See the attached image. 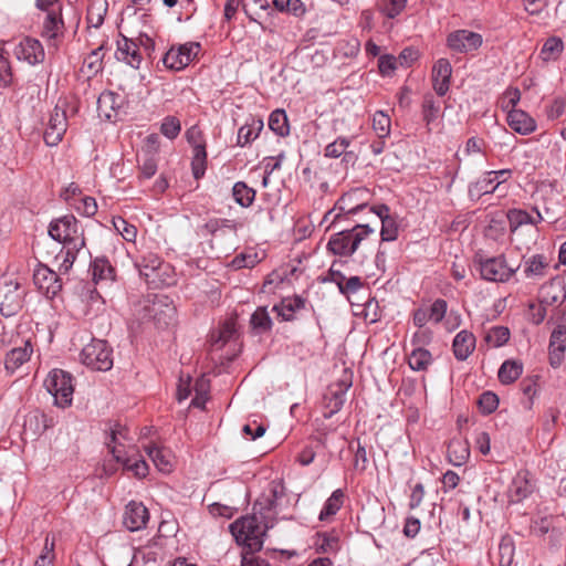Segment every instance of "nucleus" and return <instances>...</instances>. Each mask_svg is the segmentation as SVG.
<instances>
[{"label": "nucleus", "mask_w": 566, "mask_h": 566, "mask_svg": "<svg viewBox=\"0 0 566 566\" xmlns=\"http://www.w3.org/2000/svg\"><path fill=\"white\" fill-rule=\"evenodd\" d=\"M259 515L243 516L230 524V532L239 545H243V551L259 552L264 542L266 530Z\"/></svg>", "instance_id": "1"}, {"label": "nucleus", "mask_w": 566, "mask_h": 566, "mask_svg": "<svg viewBox=\"0 0 566 566\" xmlns=\"http://www.w3.org/2000/svg\"><path fill=\"white\" fill-rule=\"evenodd\" d=\"M374 229L369 224H356L352 229L340 230L333 234L327 242V250L335 255L350 256Z\"/></svg>", "instance_id": "2"}, {"label": "nucleus", "mask_w": 566, "mask_h": 566, "mask_svg": "<svg viewBox=\"0 0 566 566\" xmlns=\"http://www.w3.org/2000/svg\"><path fill=\"white\" fill-rule=\"evenodd\" d=\"M521 93L517 88H510L505 92L502 108L507 111V124L516 133L528 135L536 129L535 120L524 111L516 109Z\"/></svg>", "instance_id": "3"}, {"label": "nucleus", "mask_w": 566, "mask_h": 566, "mask_svg": "<svg viewBox=\"0 0 566 566\" xmlns=\"http://www.w3.org/2000/svg\"><path fill=\"white\" fill-rule=\"evenodd\" d=\"M49 235L64 245L84 247V232L76 218L66 214L52 220L49 224Z\"/></svg>", "instance_id": "4"}, {"label": "nucleus", "mask_w": 566, "mask_h": 566, "mask_svg": "<svg viewBox=\"0 0 566 566\" xmlns=\"http://www.w3.org/2000/svg\"><path fill=\"white\" fill-rule=\"evenodd\" d=\"M80 358L93 370L106 371L113 367V349L104 339L93 338L83 347Z\"/></svg>", "instance_id": "5"}, {"label": "nucleus", "mask_w": 566, "mask_h": 566, "mask_svg": "<svg viewBox=\"0 0 566 566\" xmlns=\"http://www.w3.org/2000/svg\"><path fill=\"white\" fill-rule=\"evenodd\" d=\"M44 386L53 396L56 406L65 408L72 403L74 387L71 374L53 369L45 378Z\"/></svg>", "instance_id": "6"}, {"label": "nucleus", "mask_w": 566, "mask_h": 566, "mask_svg": "<svg viewBox=\"0 0 566 566\" xmlns=\"http://www.w3.org/2000/svg\"><path fill=\"white\" fill-rule=\"evenodd\" d=\"M474 263L478 265L481 277L492 282H507L516 270L506 264L503 255L484 258L482 253H476Z\"/></svg>", "instance_id": "7"}, {"label": "nucleus", "mask_w": 566, "mask_h": 566, "mask_svg": "<svg viewBox=\"0 0 566 566\" xmlns=\"http://www.w3.org/2000/svg\"><path fill=\"white\" fill-rule=\"evenodd\" d=\"M283 496V488L272 482L253 504V513L262 518L265 527H273L277 501Z\"/></svg>", "instance_id": "8"}, {"label": "nucleus", "mask_w": 566, "mask_h": 566, "mask_svg": "<svg viewBox=\"0 0 566 566\" xmlns=\"http://www.w3.org/2000/svg\"><path fill=\"white\" fill-rule=\"evenodd\" d=\"M24 289L12 280L0 281V313L11 317L19 313L23 305Z\"/></svg>", "instance_id": "9"}, {"label": "nucleus", "mask_w": 566, "mask_h": 566, "mask_svg": "<svg viewBox=\"0 0 566 566\" xmlns=\"http://www.w3.org/2000/svg\"><path fill=\"white\" fill-rule=\"evenodd\" d=\"M186 138L192 146V175L195 179H200L203 177L207 168V150L202 132L198 126H191L186 132Z\"/></svg>", "instance_id": "10"}, {"label": "nucleus", "mask_w": 566, "mask_h": 566, "mask_svg": "<svg viewBox=\"0 0 566 566\" xmlns=\"http://www.w3.org/2000/svg\"><path fill=\"white\" fill-rule=\"evenodd\" d=\"M200 44L198 42H187L175 48L171 46L163 57V63L167 69L180 71L198 55Z\"/></svg>", "instance_id": "11"}, {"label": "nucleus", "mask_w": 566, "mask_h": 566, "mask_svg": "<svg viewBox=\"0 0 566 566\" xmlns=\"http://www.w3.org/2000/svg\"><path fill=\"white\" fill-rule=\"evenodd\" d=\"M67 129V116L65 108L56 105L50 114L46 128L43 134L44 143L50 146H56L63 139Z\"/></svg>", "instance_id": "12"}, {"label": "nucleus", "mask_w": 566, "mask_h": 566, "mask_svg": "<svg viewBox=\"0 0 566 566\" xmlns=\"http://www.w3.org/2000/svg\"><path fill=\"white\" fill-rule=\"evenodd\" d=\"M512 175L510 169H501L497 171H486L480 179L469 187L471 197L480 198L483 195L493 193L497 187L506 181Z\"/></svg>", "instance_id": "13"}, {"label": "nucleus", "mask_w": 566, "mask_h": 566, "mask_svg": "<svg viewBox=\"0 0 566 566\" xmlns=\"http://www.w3.org/2000/svg\"><path fill=\"white\" fill-rule=\"evenodd\" d=\"M483 39L480 33L470 30H457L447 38V45L457 53H469L482 45Z\"/></svg>", "instance_id": "14"}, {"label": "nucleus", "mask_w": 566, "mask_h": 566, "mask_svg": "<svg viewBox=\"0 0 566 566\" xmlns=\"http://www.w3.org/2000/svg\"><path fill=\"white\" fill-rule=\"evenodd\" d=\"M115 56L117 61L124 62L135 70L139 69L143 61V56L137 42L122 33L117 40V50L115 52Z\"/></svg>", "instance_id": "15"}, {"label": "nucleus", "mask_w": 566, "mask_h": 566, "mask_svg": "<svg viewBox=\"0 0 566 566\" xmlns=\"http://www.w3.org/2000/svg\"><path fill=\"white\" fill-rule=\"evenodd\" d=\"M34 283L49 297L55 296L62 289V282L56 272L44 264L38 265L33 273Z\"/></svg>", "instance_id": "16"}, {"label": "nucleus", "mask_w": 566, "mask_h": 566, "mask_svg": "<svg viewBox=\"0 0 566 566\" xmlns=\"http://www.w3.org/2000/svg\"><path fill=\"white\" fill-rule=\"evenodd\" d=\"M149 520V512L142 502L130 501L124 511L123 524L130 531H139L146 527Z\"/></svg>", "instance_id": "17"}, {"label": "nucleus", "mask_w": 566, "mask_h": 566, "mask_svg": "<svg viewBox=\"0 0 566 566\" xmlns=\"http://www.w3.org/2000/svg\"><path fill=\"white\" fill-rule=\"evenodd\" d=\"M452 66L448 59H439L432 67V85L439 96H444L451 83Z\"/></svg>", "instance_id": "18"}, {"label": "nucleus", "mask_w": 566, "mask_h": 566, "mask_svg": "<svg viewBox=\"0 0 566 566\" xmlns=\"http://www.w3.org/2000/svg\"><path fill=\"white\" fill-rule=\"evenodd\" d=\"M549 364L553 368L560 366L566 350V325H557L549 338Z\"/></svg>", "instance_id": "19"}, {"label": "nucleus", "mask_w": 566, "mask_h": 566, "mask_svg": "<svg viewBox=\"0 0 566 566\" xmlns=\"http://www.w3.org/2000/svg\"><path fill=\"white\" fill-rule=\"evenodd\" d=\"M364 193H366V190L361 188L344 193L335 205V209L338 210V213L335 214L334 222L336 223L339 220L342 213L356 214L358 211L366 208V203H358L359 197Z\"/></svg>", "instance_id": "20"}, {"label": "nucleus", "mask_w": 566, "mask_h": 566, "mask_svg": "<svg viewBox=\"0 0 566 566\" xmlns=\"http://www.w3.org/2000/svg\"><path fill=\"white\" fill-rule=\"evenodd\" d=\"M476 345V338L473 333L468 329L460 331L453 338L452 350L454 357L464 361L473 353Z\"/></svg>", "instance_id": "21"}, {"label": "nucleus", "mask_w": 566, "mask_h": 566, "mask_svg": "<svg viewBox=\"0 0 566 566\" xmlns=\"http://www.w3.org/2000/svg\"><path fill=\"white\" fill-rule=\"evenodd\" d=\"M305 298L294 295L284 297L279 304L273 306L272 311L275 312L282 321L290 322L295 318L297 312L305 308Z\"/></svg>", "instance_id": "22"}, {"label": "nucleus", "mask_w": 566, "mask_h": 566, "mask_svg": "<svg viewBox=\"0 0 566 566\" xmlns=\"http://www.w3.org/2000/svg\"><path fill=\"white\" fill-rule=\"evenodd\" d=\"M136 265L139 274L145 277L146 282L149 284H156L159 273L165 266L163 261L154 254L142 258Z\"/></svg>", "instance_id": "23"}, {"label": "nucleus", "mask_w": 566, "mask_h": 566, "mask_svg": "<svg viewBox=\"0 0 566 566\" xmlns=\"http://www.w3.org/2000/svg\"><path fill=\"white\" fill-rule=\"evenodd\" d=\"M263 126L264 124L262 118L253 116L248 117L244 125L238 130L237 145L244 147L251 144L259 137Z\"/></svg>", "instance_id": "24"}, {"label": "nucleus", "mask_w": 566, "mask_h": 566, "mask_svg": "<svg viewBox=\"0 0 566 566\" xmlns=\"http://www.w3.org/2000/svg\"><path fill=\"white\" fill-rule=\"evenodd\" d=\"M146 451L155 467L164 473L172 471L174 457L169 449L151 444L146 447Z\"/></svg>", "instance_id": "25"}, {"label": "nucleus", "mask_w": 566, "mask_h": 566, "mask_svg": "<svg viewBox=\"0 0 566 566\" xmlns=\"http://www.w3.org/2000/svg\"><path fill=\"white\" fill-rule=\"evenodd\" d=\"M349 385L343 387V385H338L337 389L331 388L327 394L324 396V405L328 410L324 413L326 419L332 418L335 413H337L344 406L346 401V391Z\"/></svg>", "instance_id": "26"}, {"label": "nucleus", "mask_w": 566, "mask_h": 566, "mask_svg": "<svg viewBox=\"0 0 566 566\" xmlns=\"http://www.w3.org/2000/svg\"><path fill=\"white\" fill-rule=\"evenodd\" d=\"M33 353V348L30 340L24 343L22 347L12 348L4 359V368L9 373H14L20 366L28 361Z\"/></svg>", "instance_id": "27"}, {"label": "nucleus", "mask_w": 566, "mask_h": 566, "mask_svg": "<svg viewBox=\"0 0 566 566\" xmlns=\"http://www.w3.org/2000/svg\"><path fill=\"white\" fill-rule=\"evenodd\" d=\"M112 454L117 462L123 463L124 468L132 471L135 476L142 479L148 473V465L144 459H135L133 457H125L124 450L113 447Z\"/></svg>", "instance_id": "28"}, {"label": "nucleus", "mask_w": 566, "mask_h": 566, "mask_svg": "<svg viewBox=\"0 0 566 566\" xmlns=\"http://www.w3.org/2000/svg\"><path fill=\"white\" fill-rule=\"evenodd\" d=\"M534 491V484L527 478V473H518L510 486V497L512 502H521L528 497Z\"/></svg>", "instance_id": "29"}, {"label": "nucleus", "mask_w": 566, "mask_h": 566, "mask_svg": "<svg viewBox=\"0 0 566 566\" xmlns=\"http://www.w3.org/2000/svg\"><path fill=\"white\" fill-rule=\"evenodd\" d=\"M22 57L30 64H39L44 61L45 53L42 43L33 38H25L21 43Z\"/></svg>", "instance_id": "30"}, {"label": "nucleus", "mask_w": 566, "mask_h": 566, "mask_svg": "<svg viewBox=\"0 0 566 566\" xmlns=\"http://www.w3.org/2000/svg\"><path fill=\"white\" fill-rule=\"evenodd\" d=\"M559 518L556 516H544L536 521H534L532 525V532L538 536H544L551 533V537L554 541H557L563 532L559 527H557Z\"/></svg>", "instance_id": "31"}, {"label": "nucleus", "mask_w": 566, "mask_h": 566, "mask_svg": "<svg viewBox=\"0 0 566 566\" xmlns=\"http://www.w3.org/2000/svg\"><path fill=\"white\" fill-rule=\"evenodd\" d=\"M64 22L60 12L48 11L43 21L42 36L46 40H55L63 33Z\"/></svg>", "instance_id": "32"}, {"label": "nucleus", "mask_w": 566, "mask_h": 566, "mask_svg": "<svg viewBox=\"0 0 566 566\" xmlns=\"http://www.w3.org/2000/svg\"><path fill=\"white\" fill-rule=\"evenodd\" d=\"M448 457L454 467L464 464L470 457L469 443L462 439L450 440L448 443Z\"/></svg>", "instance_id": "33"}, {"label": "nucleus", "mask_w": 566, "mask_h": 566, "mask_svg": "<svg viewBox=\"0 0 566 566\" xmlns=\"http://www.w3.org/2000/svg\"><path fill=\"white\" fill-rule=\"evenodd\" d=\"M564 51V42L558 36H549L539 51V59L545 62H555Z\"/></svg>", "instance_id": "34"}, {"label": "nucleus", "mask_w": 566, "mask_h": 566, "mask_svg": "<svg viewBox=\"0 0 566 566\" xmlns=\"http://www.w3.org/2000/svg\"><path fill=\"white\" fill-rule=\"evenodd\" d=\"M250 325L255 334L262 335L272 329L273 322L266 307L260 306L251 315Z\"/></svg>", "instance_id": "35"}, {"label": "nucleus", "mask_w": 566, "mask_h": 566, "mask_svg": "<svg viewBox=\"0 0 566 566\" xmlns=\"http://www.w3.org/2000/svg\"><path fill=\"white\" fill-rule=\"evenodd\" d=\"M536 211V218L530 216L526 211L521 209H512L507 212V219L510 222V228L512 231H515L518 227L523 224H536L543 220L541 212L537 208H534Z\"/></svg>", "instance_id": "36"}, {"label": "nucleus", "mask_w": 566, "mask_h": 566, "mask_svg": "<svg viewBox=\"0 0 566 566\" xmlns=\"http://www.w3.org/2000/svg\"><path fill=\"white\" fill-rule=\"evenodd\" d=\"M548 262L542 254H535L525 260L524 262V274L527 279L543 277L545 275Z\"/></svg>", "instance_id": "37"}, {"label": "nucleus", "mask_w": 566, "mask_h": 566, "mask_svg": "<svg viewBox=\"0 0 566 566\" xmlns=\"http://www.w3.org/2000/svg\"><path fill=\"white\" fill-rule=\"evenodd\" d=\"M49 424L44 413L35 410L30 412L23 423L24 433L30 431L32 436L36 437L43 433L48 429Z\"/></svg>", "instance_id": "38"}, {"label": "nucleus", "mask_w": 566, "mask_h": 566, "mask_svg": "<svg viewBox=\"0 0 566 566\" xmlns=\"http://www.w3.org/2000/svg\"><path fill=\"white\" fill-rule=\"evenodd\" d=\"M122 103L120 95L114 93V92H104L99 95L97 99V108L101 114H104V116L107 119L112 118V112H115L117 108H119Z\"/></svg>", "instance_id": "39"}, {"label": "nucleus", "mask_w": 566, "mask_h": 566, "mask_svg": "<svg viewBox=\"0 0 566 566\" xmlns=\"http://www.w3.org/2000/svg\"><path fill=\"white\" fill-rule=\"evenodd\" d=\"M255 195V190L249 187L244 181H238L232 187L234 201L243 208H248L253 203Z\"/></svg>", "instance_id": "40"}, {"label": "nucleus", "mask_w": 566, "mask_h": 566, "mask_svg": "<svg viewBox=\"0 0 566 566\" xmlns=\"http://www.w3.org/2000/svg\"><path fill=\"white\" fill-rule=\"evenodd\" d=\"M345 494L342 489L335 490L332 495L326 500L319 513V520L326 521L334 516L342 507Z\"/></svg>", "instance_id": "41"}, {"label": "nucleus", "mask_w": 566, "mask_h": 566, "mask_svg": "<svg viewBox=\"0 0 566 566\" xmlns=\"http://www.w3.org/2000/svg\"><path fill=\"white\" fill-rule=\"evenodd\" d=\"M91 271L93 281L96 284L101 281L113 280L114 269L106 258H96L91 265Z\"/></svg>", "instance_id": "42"}, {"label": "nucleus", "mask_w": 566, "mask_h": 566, "mask_svg": "<svg viewBox=\"0 0 566 566\" xmlns=\"http://www.w3.org/2000/svg\"><path fill=\"white\" fill-rule=\"evenodd\" d=\"M84 247H74V243L71 245H64L61 250V252L56 255L55 260L61 261L59 264V271L61 274L67 273L77 256V253L83 249Z\"/></svg>", "instance_id": "43"}, {"label": "nucleus", "mask_w": 566, "mask_h": 566, "mask_svg": "<svg viewBox=\"0 0 566 566\" xmlns=\"http://www.w3.org/2000/svg\"><path fill=\"white\" fill-rule=\"evenodd\" d=\"M523 371L522 364L515 360H505L497 373L499 379L502 384L509 385L514 382Z\"/></svg>", "instance_id": "44"}, {"label": "nucleus", "mask_w": 566, "mask_h": 566, "mask_svg": "<svg viewBox=\"0 0 566 566\" xmlns=\"http://www.w3.org/2000/svg\"><path fill=\"white\" fill-rule=\"evenodd\" d=\"M269 127L281 137H285L290 134L289 119L284 109H275L271 113Z\"/></svg>", "instance_id": "45"}, {"label": "nucleus", "mask_w": 566, "mask_h": 566, "mask_svg": "<svg viewBox=\"0 0 566 566\" xmlns=\"http://www.w3.org/2000/svg\"><path fill=\"white\" fill-rule=\"evenodd\" d=\"M431 361V353L421 347L413 349L408 357L409 367L416 371L426 370Z\"/></svg>", "instance_id": "46"}, {"label": "nucleus", "mask_w": 566, "mask_h": 566, "mask_svg": "<svg viewBox=\"0 0 566 566\" xmlns=\"http://www.w3.org/2000/svg\"><path fill=\"white\" fill-rule=\"evenodd\" d=\"M273 7L279 12L301 18L306 13V7L302 0H273Z\"/></svg>", "instance_id": "47"}, {"label": "nucleus", "mask_w": 566, "mask_h": 566, "mask_svg": "<svg viewBox=\"0 0 566 566\" xmlns=\"http://www.w3.org/2000/svg\"><path fill=\"white\" fill-rule=\"evenodd\" d=\"M515 545L511 536L502 537L499 544L500 566H511L514 559Z\"/></svg>", "instance_id": "48"}, {"label": "nucleus", "mask_w": 566, "mask_h": 566, "mask_svg": "<svg viewBox=\"0 0 566 566\" xmlns=\"http://www.w3.org/2000/svg\"><path fill=\"white\" fill-rule=\"evenodd\" d=\"M510 339V329L505 326H493L484 337V340L493 347H501Z\"/></svg>", "instance_id": "49"}, {"label": "nucleus", "mask_w": 566, "mask_h": 566, "mask_svg": "<svg viewBox=\"0 0 566 566\" xmlns=\"http://www.w3.org/2000/svg\"><path fill=\"white\" fill-rule=\"evenodd\" d=\"M350 143H352V138L338 137L336 140H334L333 143H329L325 147V153H324L325 157L338 158L342 155H345V156L352 155V153L346 151V149L349 147Z\"/></svg>", "instance_id": "50"}, {"label": "nucleus", "mask_w": 566, "mask_h": 566, "mask_svg": "<svg viewBox=\"0 0 566 566\" xmlns=\"http://www.w3.org/2000/svg\"><path fill=\"white\" fill-rule=\"evenodd\" d=\"M390 117L382 111H377L373 116V128L380 139H384L390 134Z\"/></svg>", "instance_id": "51"}, {"label": "nucleus", "mask_w": 566, "mask_h": 566, "mask_svg": "<svg viewBox=\"0 0 566 566\" xmlns=\"http://www.w3.org/2000/svg\"><path fill=\"white\" fill-rule=\"evenodd\" d=\"M181 132V123L176 116H166L160 125V133L172 140L178 137Z\"/></svg>", "instance_id": "52"}, {"label": "nucleus", "mask_w": 566, "mask_h": 566, "mask_svg": "<svg viewBox=\"0 0 566 566\" xmlns=\"http://www.w3.org/2000/svg\"><path fill=\"white\" fill-rule=\"evenodd\" d=\"M115 230L128 242H133L137 235V229L134 224L127 222L124 218L117 217L113 219Z\"/></svg>", "instance_id": "53"}, {"label": "nucleus", "mask_w": 566, "mask_h": 566, "mask_svg": "<svg viewBox=\"0 0 566 566\" xmlns=\"http://www.w3.org/2000/svg\"><path fill=\"white\" fill-rule=\"evenodd\" d=\"M107 3H93L87 11V22L93 28H99L104 22Z\"/></svg>", "instance_id": "54"}, {"label": "nucleus", "mask_w": 566, "mask_h": 566, "mask_svg": "<svg viewBox=\"0 0 566 566\" xmlns=\"http://www.w3.org/2000/svg\"><path fill=\"white\" fill-rule=\"evenodd\" d=\"M317 549L325 554L336 553L339 549V538L331 533L318 534Z\"/></svg>", "instance_id": "55"}, {"label": "nucleus", "mask_w": 566, "mask_h": 566, "mask_svg": "<svg viewBox=\"0 0 566 566\" xmlns=\"http://www.w3.org/2000/svg\"><path fill=\"white\" fill-rule=\"evenodd\" d=\"M478 405L482 413L490 415L496 410L499 406V398L494 392L484 391L480 396Z\"/></svg>", "instance_id": "56"}, {"label": "nucleus", "mask_w": 566, "mask_h": 566, "mask_svg": "<svg viewBox=\"0 0 566 566\" xmlns=\"http://www.w3.org/2000/svg\"><path fill=\"white\" fill-rule=\"evenodd\" d=\"M428 311V317L431 318V322L434 324H438L442 322V319L446 317L448 312V303L443 298H437Z\"/></svg>", "instance_id": "57"}, {"label": "nucleus", "mask_w": 566, "mask_h": 566, "mask_svg": "<svg viewBox=\"0 0 566 566\" xmlns=\"http://www.w3.org/2000/svg\"><path fill=\"white\" fill-rule=\"evenodd\" d=\"M13 82V73L9 60L0 53V88L9 87Z\"/></svg>", "instance_id": "58"}, {"label": "nucleus", "mask_w": 566, "mask_h": 566, "mask_svg": "<svg viewBox=\"0 0 566 566\" xmlns=\"http://www.w3.org/2000/svg\"><path fill=\"white\" fill-rule=\"evenodd\" d=\"M398 235V227L396 224V221L392 217L388 219H384L381 222V231L380 237L381 241H394L397 239Z\"/></svg>", "instance_id": "59"}, {"label": "nucleus", "mask_w": 566, "mask_h": 566, "mask_svg": "<svg viewBox=\"0 0 566 566\" xmlns=\"http://www.w3.org/2000/svg\"><path fill=\"white\" fill-rule=\"evenodd\" d=\"M378 69L382 76H389L397 69V57L391 54L380 55L378 59Z\"/></svg>", "instance_id": "60"}, {"label": "nucleus", "mask_w": 566, "mask_h": 566, "mask_svg": "<svg viewBox=\"0 0 566 566\" xmlns=\"http://www.w3.org/2000/svg\"><path fill=\"white\" fill-rule=\"evenodd\" d=\"M439 106L436 104L434 98L431 95L426 96L422 103V114L426 123L430 124L432 120H434L437 118Z\"/></svg>", "instance_id": "61"}, {"label": "nucleus", "mask_w": 566, "mask_h": 566, "mask_svg": "<svg viewBox=\"0 0 566 566\" xmlns=\"http://www.w3.org/2000/svg\"><path fill=\"white\" fill-rule=\"evenodd\" d=\"M127 439V430L123 428L122 426L117 424L115 426L111 431V438L109 441L106 443L109 450H113V447H117L118 449H122V440Z\"/></svg>", "instance_id": "62"}, {"label": "nucleus", "mask_w": 566, "mask_h": 566, "mask_svg": "<svg viewBox=\"0 0 566 566\" xmlns=\"http://www.w3.org/2000/svg\"><path fill=\"white\" fill-rule=\"evenodd\" d=\"M554 285H549L543 289V296L541 298V304L545 306L553 305L557 302L563 303L566 300V293L559 296L556 293H553Z\"/></svg>", "instance_id": "63"}, {"label": "nucleus", "mask_w": 566, "mask_h": 566, "mask_svg": "<svg viewBox=\"0 0 566 566\" xmlns=\"http://www.w3.org/2000/svg\"><path fill=\"white\" fill-rule=\"evenodd\" d=\"M255 552L242 551L241 566H271L265 559L254 556Z\"/></svg>", "instance_id": "64"}]
</instances>
